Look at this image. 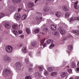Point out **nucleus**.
<instances>
[{
	"label": "nucleus",
	"instance_id": "f257e3e1",
	"mask_svg": "<svg viewBox=\"0 0 79 79\" xmlns=\"http://www.w3.org/2000/svg\"><path fill=\"white\" fill-rule=\"evenodd\" d=\"M36 14L38 16H39V17L37 16L36 17L35 19L36 21H38L39 23H41V21H42V17H40V16H42V13L40 12H37Z\"/></svg>",
	"mask_w": 79,
	"mask_h": 79
},
{
	"label": "nucleus",
	"instance_id": "f03ea898",
	"mask_svg": "<svg viewBox=\"0 0 79 79\" xmlns=\"http://www.w3.org/2000/svg\"><path fill=\"white\" fill-rule=\"evenodd\" d=\"M11 72L10 70L7 69H5L3 71L2 75L3 76H8V74H11Z\"/></svg>",
	"mask_w": 79,
	"mask_h": 79
},
{
	"label": "nucleus",
	"instance_id": "7ed1b4c3",
	"mask_svg": "<svg viewBox=\"0 0 79 79\" xmlns=\"http://www.w3.org/2000/svg\"><path fill=\"white\" fill-rule=\"evenodd\" d=\"M5 49L7 53H11L13 50V48L11 46H7L6 47Z\"/></svg>",
	"mask_w": 79,
	"mask_h": 79
},
{
	"label": "nucleus",
	"instance_id": "20e7f679",
	"mask_svg": "<svg viewBox=\"0 0 79 79\" xmlns=\"http://www.w3.org/2000/svg\"><path fill=\"white\" fill-rule=\"evenodd\" d=\"M68 20L69 21V23H73V22L75 21V20H79V17L76 18L75 17H73L70 19L69 20V19H68Z\"/></svg>",
	"mask_w": 79,
	"mask_h": 79
},
{
	"label": "nucleus",
	"instance_id": "39448f33",
	"mask_svg": "<svg viewBox=\"0 0 79 79\" xmlns=\"http://www.w3.org/2000/svg\"><path fill=\"white\" fill-rule=\"evenodd\" d=\"M61 77L63 79H66L68 78V75L65 72H63L61 74Z\"/></svg>",
	"mask_w": 79,
	"mask_h": 79
},
{
	"label": "nucleus",
	"instance_id": "423d86ee",
	"mask_svg": "<svg viewBox=\"0 0 79 79\" xmlns=\"http://www.w3.org/2000/svg\"><path fill=\"white\" fill-rule=\"evenodd\" d=\"M27 5L29 8H32L34 6V3L32 2H29L27 3Z\"/></svg>",
	"mask_w": 79,
	"mask_h": 79
},
{
	"label": "nucleus",
	"instance_id": "0eeeda50",
	"mask_svg": "<svg viewBox=\"0 0 79 79\" xmlns=\"http://www.w3.org/2000/svg\"><path fill=\"white\" fill-rule=\"evenodd\" d=\"M41 28L43 29L44 32H48V29L47 28V26L45 24H44L41 27Z\"/></svg>",
	"mask_w": 79,
	"mask_h": 79
},
{
	"label": "nucleus",
	"instance_id": "6e6552de",
	"mask_svg": "<svg viewBox=\"0 0 79 79\" xmlns=\"http://www.w3.org/2000/svg\"><path fill=\"white\" fill-rule=\"evenodd\" d=\"M15 66L17 68L19 69V68H20V67H21V66H22V64L20 62H18L16 63L15 64Z\"/></svg>",
	"mask_w": 79,
	"mask_h": 79
},
{
	"label": "nucleus",
	"instance_id": "1a4fd4ad",
	"mask_svg": "<svg viewBox=\"0 0 79 79\" xmlns=\"http://www.w3.org/2000/svg\"><path fill=\"white\" fill-rule=\"evenodd\" d=\"M20 18H21V16L20 15V14H19V13H17L15 15V19L18 20L20 19Z\"/></svg>",
	"mask_w": 79,
	"mask_h": 79
},
{
	"label": "nucleus",
	"instance_id": "9d476101",
	"mask_svg": "<svg viewBox=\"0 0 79 79\" xmlns=\"http://www.w3.org/2000/svg\"><path fill=\"white\" fill-rule=\"evenodd\" d=\"M39 42L38 41H35L31 43V46H34V45H39Z\"/></svg>",
	"mask_w": 79,
	"mask_h": 79
},
{
	"label": "nucleus",
	"instance_id": "9b49d317",
	"mask_svg": "<svg viewBox=\"0 0 79 79\" xmlns=\"http://www.w3.org/2000/svg\"><path fill=\"white\" fill-rule=\"evenodd\" d=\"M49 42H50V44L51 43V44L50 45L49 47V48H52V47H55V44L53 43V41L52 40H49Z\"/></svg>",
	"mask_w": 79,
	"mask_h": 79
},
{
	"label": "nucleus",
	"instance_id": "f8f14e48",
	"mask_svg": "<svg viewBox=\"0 0 79 79\" xmlns=\"http://www.w3.org/2000/svg\"><path fill=\"white\" fill-rule=\"evenodd\" d=\"M72 32L74 34L76 35H79V31L77 30H73L72 31Z\"/></svg>",
	"mask_w": 79,
	"mask_h": 79
},
{
	"label": "nucleus",
	"instance_id": "ddd939ff",
	"mask_svg": "<svg viewBox=\"0 0 79 79\" xmlns=\"http://www.w3.org/2000/svg\"><path fill=\"white\" fill-rule=\"evenodd\" d=\"M4 26L6 29H10L11 28V25L9 24V23H5Z\"/></svg>",
	"mask_w": 79,
	"mask_h": 79
},
{
	"label": "nucleus",
	"instance_id": "4468645a",
	"mask_svg": "<svg viewBox=\"0 0 79 79\" xmlns=\"http://www.w3.org/2000/svg\"><path fill=\"white\" fill-rule=\"evenodd\" d=\"M50 7L48 6H45L44 8V11H50Z\"/></svg>",
	"mask_w": 79,
	"mask_h": 79
},
{
	"label": "nucleus",
	"instance_id": "2eb2a0df",
	"mask_svg": "<svg viewBox=\"0 0 79 79\" xmlns=\"http://www.w3.org/2000/svg\"><path fill=\"white\" fill-rule=\"evenodd\" d=\"M12 27L13 29H18V27H19V26H18V25L16 23L13 25L12 26Z\"/></svg>",
	"mask_w": 79,
	"mask_h": 79
},
{
	"label": "nucleus",
	"instance_id": "dca6fc26",
	"mask_svg": "<svg viewBox=\"0 0 79 79\" xmlns=\"http://www.w3.org/2000/svg\"><path fill=\"white\" fill-rule=\"evenodd\" d=\"M55 15L57 17H60L61 15V12L59 11H57L55 13Z\"/></svg>",
	"mask_w": 79,
	"mask_h": 79
},
{
	"label": "nucleus",
	"instance_id": "f3484780",
	"mask_svg": "<svg viewBox=\"0 0 79 79\" xmlns=\"http://www.w3.org/2000/svg\"><path fill=\"white\" fill-rule=\"evenodd\" d=\"M15 9L14 7L13 6H10V7L9 8H8V10L9 11H10V12H12V11H14Z\"/></svg>",
	"mask_w": 79,
	"mask_h": 79
},
{
	"label": "nucleus",
	"instance_id": "a211bd4d",
	"mask_svg": "<svg viewBox=\"0 0 79 79\" xmlns=\"http://www.w3.org/2000/svg\"><path fill=\"white\" fill-rule=\"evenodd\" d=\"M51 29L52 31H55L56 29V26L54 25H52L51 26Z\"/></svg>",
	"mask_w": 79,
	"mask_h": 79
},
{
	"label": "nucleus",
	"instance_id": "6ab92c4d",
	"mask_svg": "<svg viewBox=\"0 0 79 79\" xmlns=\"http://www.w3.org/2000/svg\"><path fill=\"white\" fill-rule=\"evenodd\" d=\"M77 3H78V2L77 1L74 4L75 8V9H76L77 10V9H79V6H77Z\"/></svg>",
	"mask_w": 79,
	"mask_h": 79
},
{
	"label": "nucleus",
	"instance_id": "aec40b11",
	"mask_svg": "<svg viewBox=\"0 0 79 79\" xmlns=\"http://www.w3.org/2000/svg\"><path fill=\"white\" fill-rule=\"evenodd\" d=\"M12 2L14 3H19L21 2V0H12Z\"/></svg>",
	"mask_w": 79,
	"mask_h": 79
},
{
	"label": "nucleus",
	"instance_id": "412c9836",
	"mask_svg": "<svg viewBox=\"0 0 79 79\" xmlns=\"http://www.w3.org/2000/svg\"><path fill=\"white\" fill-rule=\"evenodd\" d=\"M22 50L23 53H26L27 52V50H26V47L25 46L23 47L22 48Z\"/></svg>",
	"mask_w": 79,
	"mask_h": 79
},
{
	"label": "nucleus",
	"instance_id": "4be33fe9",
	"mask_svg": "<svg viewBox=\"0 0 79 79\" xmlns=\"http://www.w3.org/2000/svg\"><path fill=\"white\" fill-rule=\"evenodd\" d=\"M66 31L63 29H60V33L61 34H65Z\"/></svg>",
	"mask_w": 79,
	"mask_h": 79
},
{
	"label": "nucleus",
	"instance_id": "5701e85b",
	"mask_svg": "<svg viewBox=\"0 0 79 79\" xmlns=\"http://www.w3.org/2000/svg\"><path fill=\"white\" fill-rule=\"evenodd\" d=\"M27 18V15L26 14H25L23 15L22 17V20L23 21L24 20H25L26 18Z\"/></svg>",
	"mask_w": 79,
	"mask_h": 79
},
{
	"label": "nucleus",
	"instance_id": "b1692460",
	"mask_svg": "<svg viewBox=\"0 0 79 79\" xmlns=\"http://www.w3.org/2000/svg\"><path fill=\"white\" fill-rule=\"evenodd\" d=\"M9 57L7 55H6L3 56V59L4 61H7V58Z\"/></svg>",
	"mask_w": 79,
	"mask_h": 79
},
{
	"label": "nucleus",
	"instance_id": "393cba45",
	"mask_svg": "<svg viewBox=\"0 0 79 79\" xmlns=\"http://www.w3.org/2000/svg\"><path fill=\"white\" fill-rule=\"evenodd\" d=\"M59 33L57 31H55L53 32V34L55 36H57L59 35Z\"/></svg>",
	"mask_w": 79,
	"mask_h": 79
},
{
	"label": "nucleus",
	"instance_id": "a878e982",
	"mask_svg": "<svg viewBox=\"0 0 79 79\" xmlns=\"http://www.w3.org/2000/svg\"><path fill=\"white\" fill-rule=\"evenodd\" d=\"M73 45H69L68 47V49L69 51H71L73 50Z\"/></svg>",
	"mask_w": 79,
	"mask_h": 79
},
{
	"label": "nucleus",
	"instance_id": "bb28decb",
	"mask_svg": "<svg viewBox=\"0 0 79 79\" xmlns=\"http://www.w3.org/2000/svg\"><path fill=\"white\" fill-rule=\"evenodd\" d=\"M45 38L43 39L40 40V43L42 45L43 44L45 43H44L45 42Z\"/></svg>",
	"mask_w": 79,
	"mask_h": 79
},
{
	"label": "nucleus",
	"instance_id": "cd10ccee",
	"mask_svg": "<svg viewBox=\"0 0 79 79\" xmlns=\"http://www.w3.org/2000/svg\"><path fill=\"white\" fill-rule=\"evenodd\" d=\"M57 74L56 72H53L50 74L51 76H54L56 75Z\"/></svg>",
	"mask_w": 79,
	"mask_h": 79
},
{
	"label": "nucleus",
	"instance_id": "c85d7f7f",
	"mask_svg": "<svg viewBox=\"0 0 79 79\" xmlns=\"http://www.w3.org/2000/svg\"><path fill=\"white\" fill-rule=\"evenodd\" d=\"M63 10H64V11H67L68 8H67V6L64 5L63 6Z\"/></svg>",
	"mask_w": 79,
	"mask_h": 79
},
{
	"label": "nucleus",
	"instance_id": "c756f323",
	"mask_svg": "<svg viewBox=\"0 0 79 79\" xmlns=\"http://www.w3.org/2000/svg\"><path fill=\"white\" fill-rule=\"evenodd\" d=\"M39 31H40V29L36 28L34 32L35 34H37L39 33Z\"/></svg>",
	"mask_w": 79,
	"mask_h": 79
},
{
	"label": "nucleus",
	"instance_id": "7c9ffc66",
	"mask_svg": "<svg viewBox=\"0 0 79 79\" xmlns=\"http://www.w3.org/2000/svg\"><path fill=\"white\" fill-rule=\"evenodd\" d=\"M13 34H15V35H18V31H17L15 30H13Z\"/></svg>",
	"mask_w": 79,
	"mask_h": 79
},
{
	"label": "nucleus",
	"instance_id": "2f4dec72",
	"mask_svg": "<svg viewBox=\"0 0 79 79\" xmlns=\"http://www.w3.org/2000/svg\"><path fill=\"white\" fill-rule=\"evenodd\" d=\"M5 14L3 13H0V19L3 18L5 16Z\"/></svg>",
	"mask_w": 79,
	"mask_h": 79
},
{
	"label": "nucleus",
	"instance_id": "473e14b6",
	"mask_svg": "<svg viewBox=\"0 0 79 79\" xmlns=\"http://www.w3.org/2000/svg\"><path fill=\"white\" fill-rule=\"evenodd\" d=\"M39 69L40 71H42V70H43V69H44V66H41L39 67Z\"/></svg>",
	"mask_w": 79,
	"mask_h": 79
},
{
	"label": "nucleus",
	"instance_id": "72a5a7b5",
	"mask_svg": "<svg viewBox=\"0 0 79 79\" xmlns=\"http://www.w3.org/2000/svg\"><path fill=\"white\" fill-rule=\"evenodd\" d=\"M26 31L27 32V33L28 34H29L31 33V31L30 30V29L29 28H26Z\"/></svg>",
	"mask_w": 79,
	"mask_h": 79
},
{
	"label": "nucleus",
	"instance_id": "f704fd0d",
	"mask_svg": "<svg viewBox=\"0 0 79 79\" xmlns=\"http://www.w3.org/2000/svg\"><path fill=\"white\" fill-rule=\"evenodd\" d=\"M70 14L69 13H66L65 15V18H69V15Z\"/></svg>",
	"mask_w": 79,
	"mask_h": 79
},
{
	"label": "nucleus",
	"instance_id": "c9c22d12",
	"mask_svg": "<svg viewBox=\"0 0 79 79\" xmlns=\"http://www.w3.org/2000/svg\"><path fill=\"white\" fill-rule=\"evenodd\" d=\"M48 72L51 73L52 71H53V69L52 68L49 67L48 68Z\"/></svg>",
	"mask_w": 79,
	"mask_h": 79
},
{
	"label": "nucleus",
	"instance_id": "e433bc0d",
	"mask_svg": "<svg viewBox=\"0 0 79 79\" xmlns=\"http://www.w3.org/2000/svg\"><path fill=\"white\" fill-rule=\"evenodd\" d=\"M76 66V64H75V63L72 62L71 64V68H74Z\"/></svg>",
	"mask_w": 79,
	"mask_h": 79
},
{
	"label": "nucleus",
	"instance_id": "4c0bfd02",
	"mask_svg": "<svg viewBox=\"0 0 79 79\" xmlns=\"http://www.w3.org/2000/svg\"><path fill=\"white\" fill-rule=\"evenodd\" d=\"M25 79H32V77L30 75L28 76L25 77Z\"/></svg>",
	"mask_w": 79,
	"mask_h": 79
},
{
	"label": "nucleus",
	"instance_id": "58836bf2",
	"mask_svg": "<svg viewBox=\"0 0 79 79\" xmlns=\"http://www.w3.org/2000/svg\"><path fill=\"white\" fill-rule=\"evenodd\" d=\"M44 74L45 75V76H47L48 74V72H47V71H45L44 72Z\"/></svg>",
	"mask_w": 79,
	"mask_h": 79
},
{
	"label": "nucleus",
	"instance_id": "ea45409f",
	"mask_svg": "<svg viewBox=\"0 0 79 79\" xmlns=\"http://www.w3.org/2000/svg\"><path fill=\"white\" fill-rule=\"evenodd\" d=\"M66 61H64L63 62V65L62 66V67H64V66L66 64Z\"/></svg>",
	"mask_w": 79,
	"mask_h": 79
},
{
	"label": "nucleus",
	"instance_id": "a19ab883",
	"mask_svg": "<svg viewBox=\"0 0 79 79\" xmlns=\"http://www.w3.org/2000/svg\"><path fill=\"white\" fill-rule=\"evenodd\" d=\"M7 61H8V62H11V58L10 57H8L7 59Z\"/></svg>",
	"mask_w": 79,
	"mask_h": 79
},
{
	"label": "nucleus",
	"instance_id": "79ce46f5",
	"mask_svg": "<svg viewBox=\"0 0 79 79\" xmlns=\"http://www.w3.org/2000/svg\"><path fill=\"white\" fill-rule=\"evenodd\" d=\"M28 71H29V72H32V69H31V68L29 67L28 68Z\"/></svg>",
	"mask_w": 79,
	"mask_h": 79
},
{
	"label": "nucleus",
	"instance_id": "37998d69",
	"mask_svg": "<svg viewBox=\"0 0 79 79\" xmlns=\"http://www.w3.org/2000/svg\"><path fill=\"white\" fill-rule=\"evenodd\" d=\"M35 74L36 75V76H39V77H40V74L39 73H35Z\"/></svg>",
	"mask_w": 79,
	"mask_h": 79
},
{
	"label": "nucleus",
	"instance_id": "c03bdc74",
	"mask_svg": "<svg viewBox=\"0 0 79 79\" xmlns=\"http://www.w3.org/2000/svg\"><path fill=\"white\" fill-rule=\"evenodd\" d=\"M37 56H40V51L38 52L37 53Z\"/></svg>",
	"mask_w": 79,
	"mask_h": 79
},
{
	"label": "nucleus",
	"instance_id": "a18cd8bd",
	"mask_svg": "<svg viewBox=\"0 0 79 79\" xmlns=\"http://www.w3.org/2000/svg\"><path fill=\"white\" fill-rule=\"evenodd\" d=\"M18 32L19 34H22V33H23V31L21 30H19Z\"/></svg>",
	"mask_w": 79,
	"mask_h": 79
},
{
	"label": "nucleus",
	"instance_id": "49530a36",
	"mask_svg": "<svg viewBox=\"0 0 79 79\" xmlns=\"http://www.w3.org/2000/svg\"><path fill=\"white\" fill-rule=\"evenodd\" d=\"M29 55L30 56H32V53L31 52H29Z\"/></svg>",
	"mask_w": 79,
	"mask_h": 79
},
{
	"label": "nucleus",
	"instance_id": "de8ad7c7",
	"mask_svg": "<svg viewBox=\"0 0 79 79\" xmlns=\"http://www.w3.org/2000/svg\"><path fill=\"white\" fill-rule=\"evenodd\" d=\"M25 61H26V62L27 63H28V62H29V60H28V59H27V58H26L25 59Z\"/></svg>",
	"mask_w": 79,
	"mask_h": 79
},
{
	"label": "nucleus",
	"instance_id": "09e8293b",
	"mask_svg": "<svg viewBox=\"0 0 79 79\" xmlns=\"http://www.w3.org/2000/svg\"><path fill=\"white\" fill-rule=\"evenodd\" d=\"M44 47H45L46 46L47 44L46 43H44L43 44H42Z\"/></svg>",
	"mask_w": 79,
	"mask_h": 79
},
{
	"label": "nucleus",
	"instance_id": "8fccbe9b",
	"mask_svg": "<svg viewBox=\"0 0 79 79\" xmlns=\"http://www.w3.org/2000/svg\"><path fill=\"white\" fill-rule=\"evenodd\" d=\"M23 44H20L18 45V46L19 47H23Z\"/></svg>",
	"mask_w": 79,
	"mask_h": 79
},
{
	"label": "nucleus",
	"instance_id": "3c124183",
	"mask_svg": "<svg viewBox=\"0 0 79 79\" xmlns=\"http://www.w3.org/2000/svg\"><path fill=\"white\" fill-rule=\"evenodd\" d=\"M47 43L48 44H50V42L49 40H48L47 41Z\"/></svg>",
	"mask_w": 79,
	"mask_h": 79
},
{
	"label": "nucleus",
	"instance_id": "603ef678",
	"mask_svg": "<svg viewBox=\"0 0 79 79\" xmlns=\"http://www.w3.org/2000/svg\"><path fill=\"white\" fill-rule=\"evenodd\" d=\"M20 37L21 39H23L24 38V35H20Z\"/></svg>",
	"mask_w": 79,
	"mask_h": 79
},
{
	"label": "nucleus",
	"instance_id": "864d4df0",
	"mask_svg": "<svg viewBox=\"0 0 79 79\" xmlns=\"http://www.w3.org/2000/svg\"><path fill=\"white\" fill-rule=\"evenodd\" d=\"M68 71L69 73H71V72H72V70L71 69H68Z\"/></svg>",
	"mask_w": 79,
	"mask_h": 79
},
{
	"label": "nucleus",
	"instance_id": "5fc2aeb1",
	"mask_svg": "<svg viewBox=\"0 0 79 79\" xmlns=\"http://www.w3.org/2000/svg\"><path fill=\"white\" fill-rule=\"evenodd\" d=\"M75 79H79V77H75Z\"/></svg>",
	"mask_w": 79,
	"mask_h": 79
},
{
	"label": "nucleus",
	"instance_id": "6e6d98bb",
	"mask_svg": "<svg viewBox=\"0 0 79 79\" xmlns=\"http://www.w3.org/2000/svg\"><path fill=\"white\" fill-rule=\"evenodd\" d=\"M50 21V20L49 19H48L47 20V22H48V23H49Z\"/></svg>",
	"mask_w": 79,
	"mask_h": 79
},
{
	"label": "nucleus",
	"instance_id": "4d7b16f0",
	"mask_svg": "<svg viewBox=\"0 0 79 79\" xmlns=\"http://www.w3.org/2000/svg\"><path fill=\"white\" fill-rule=\"evenodd\" d=\"M77 71L79 72V68H77Z\"/></svg>",
	"mask_w": 79,
	"mask_h": 79
},
{
	"label": "nucleus",
	"instance_id": "13d9d810",
	"mask_svg": "<svg viewBox=\"0 0 79 79\" xmlns=\"http://www.w3.org/2000/svg\"><path fill=\"white\" fill-rule=\"evenodd\" d=\"M40 34H42V35H44V33L42 32H40Z\"/></svg>",
	"mask_w": 79,
	"mask_h": 79
},
{
	"label": "nucleus",
	"instance_id": "bf43d9fd",
	"mask_svg": "<svg viewBox=\"0 0 79 79\" xmlns=\"http://www.w3.org/2000/svg\"><path fill=\"white\" fill-rule=\"evenodd\" d=\"M21 11V9H19L18 10V12H19Z\"/></svg>",
	"mask_w": 79,
	"mask_h": 79
},
{
	"label": "nucleus",
	"instance_id": "052dcab7",
	"mask_svg": "<svg viewBox=\"0 0 79 79\" xmlns=\"http://www.w3.org/2000/svg\"><path fill=\"white\" fill-rule=\"evenodd\" d=\"M77 66H79V62H78L77 63Z\"/></svg>",
	"mask_w": 79,
	"mask_h": 79
},
{
	"label": "nucleus",
	"instance_id": "680f3d73",
	"mask_svg": "<svg viewBox=\"0 0 79 79\" xmlns=\"http://www.w3.org/2000/svg\"><path fill=\"white\" fill-rule=\"evenodd\" d=\"M37 1H38V0H35V3L37 2Z\"/></svg>",
	"mask_w": 79,
	"mask_h": 79
},
{
	"label": "nucleus",
	"instance_id": "e2e57ef3",
	"mask_svg": "<svg viewBox=\"0 0 79 79\" xmlns=\"http://www.w3.org/2000/svg\"><path fill=\"white\" fill-rule=\"evenodd\" d=\"M2 67H0V70H2Z\"/></svg>",
	"mask_w": 79,
	"mask_h": 79
},
{
	"label": "nucleus",
	"instance_id": "0e129e2a",
	"mask_svg": "<svg viewBox=\"0 0 79 79\" xmlns=\"http://www.w3.org/2000/svg\"><path fill=\"white\" fill-rule=\"evenodd\" d=\"M32 64H30V66L31 67V66H32Z\"/></svg>",
	"mask_w": 79,
	"mask_h": 79
},
{
	"label": "nucleus",
	"instance_id": "69168bd1",
	"mask_svg": "<svg viewBox=\"0 0 79 79\" xmlns=\"http://www.w3.org/2000/svg\"><path fill=\"white\" fill-rule=\"evenodd\" d=\"M31 10H34V8H32Z\"/></svg>",
	"mask_w": 79,
	"mask_h": 79
},
{
	"label": "nucleus",
	"instance_id": "338daca9",
	"mask_svg": "<svg viewBox=\"0 0 79 79\" xmlns=\"http://www.w3.org/2000/svg\"><path fill=\"white\" fill-rule=\"evenodd\" d=\"M66 68H69V66H67V67H66Z\"/></svg>",
	"mask_w": 79,
	"mask_h": 79
},
{
	"label": "nucleus",
	"instance_id": "774afa93",
	"mask_svg": "<svg viewBox=\"0 0 79 79\" xmlns=\"http://www.w3.org/2000/svg\"><path fill=\"white\" fill-rule=\"evenodd\" d=\"M68 53L69 54V53H70V52H68Z\"/></svg>",
	"mask_w": 79,
	"mask_h": 79
}]
</instances>
